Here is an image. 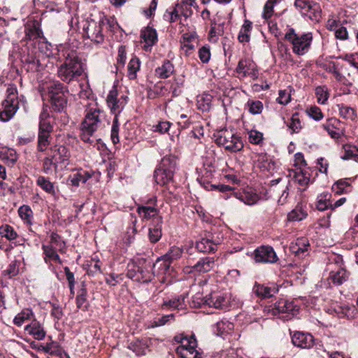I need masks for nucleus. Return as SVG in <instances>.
Here are the masks:
<instances>
[{
	"label": "nucleus",
	"mask_w": 358,
	"mask_h": 358,
	"mask_svg": "<svg viewBox=\"0 0 358 358\" xmlns=\"http://www.w3.org/2000/svg\"><path fill=\"white\" fill-rule=\"evenodd\" d=\"M59 52L60 58L63 57L64 61L58 66V77L66 83L78 80L83 74L84 69L77 52L71 49L69 45H62Z\"/></svg>",
	"instance_id": "nucleus-1"
},
{
	"label": "nucleus",
	"mask_w": 358,
	"mask_h": 358,
	"mask_svg": "<svg viewBox=\"0 0 358 358\" xmlns=\"http://www.w3.org/2000/svg\"><path fill=\"white\" fill-rule=\"evenodd\" d=\"M51 108L54 111L62 112L67 106L69 90L59 81H53L48 86Z\"/></svg>",
	"instance_id": "nucleus-2"
},
{
	"label": "nucleus",
	"mask_w": 358,
	"mask_h": 358,
	"mask_svg": "<svg viewBox=\"0 0 358 358\" xmlns=\"http://www.w3.org/2000/svg\"><path fill=\"white\" fill-rule=\"evenodd\" d=\"M176 169V158L173 156H165L155 171L154 178L157 184L165 185L171 182Z\"/></svg>",
	"instance_id": "nucleus-3"
},
{
	"label": "nucleus",
	"mask_w": 358,
	"mask_h": 358,
	"mask_svg": "<svg viewBox=\"0 0 358 358\" xmlns=\"http://www.w3.org/2000/svg\"><path fill=\"white\" fill-rule=\"evenodd\" d=\"M214 138L217 145L224 148L231 152H238L243 148L241 137L232 130H220L214 134Z\"/></svg>",
	"instance_id": "nucleus-4"
},
{
	"label": "nucleus",
	"mask_w": 358,
	"mask_h": 358,
	"mask_svg": "<svg viewBox=\"0 0 358 358\" xmlns=\"http://www.w3.org/2000/svg\"><path fill=\"white\" fill-rule=\"evenodd\" d=\"M285 38L292 43L293 52L299 56L304 55L309 51L313 38L311 32L299 34L294 29H290Z\"/></svg>",
	"instance_id": "nucleus-5"
},
{
	"label": "nucleus",
	"mask_w": 358,
	"mask_h": 358,
	"mask_svg": "<svg viewBox=\"0 0 358 358\" xmlns=\"http://www.w3.org/2000/svg\"><path fill=\"white\" fill-rule=\"evenodd\" d=\"M6 93V98L2 102V109L0 110V120L2 122L10 120L19 108L17 88L15 86H10Z\"/></svg>",
	"instance_id": "nucleus-6"
},
{
	"label": "nucleus",
	"mask_w": 358,
	"mask_h": 358,
	"mask_svg": "<svg viewBox=\"0 0 358 358\" xmlns=\"http://www.w3.org/2000/svg\"><path fill=\"white\" fill-rule=\"evenodd\" d=\"M153 265L145 264V266H138L136 264L129 265L127 276L134 281L148 283L152 281L155 276V273L152 272Z\"/></svg>",
	"instance_id": "nucleus-7"
},
{
	"label": "nucleus",
	"mask_w": 358,
	"mask_h": 358,
	"mask_svg": "<svg viewBox=\"0 0 358 358\" xmlns=\"http://www.w3.org/2000/svg\"><path fill=\"white\" fill-rule=\"evenodd\" d=\"M176 352L181 358H201V352L196 349L197 342L194 336L182 337Z\"/></svg>",
	"instance_id": "nucleus-8"
},
{
	"label": "nucleus",
	"mask_w": 358,
	"mask_h": 358,
	"mask_svg": "<svg viewBox=\"0 0 358 358\" xmlns=\"http://www.w3.org/2000/svg\"><path fill=\"white\" fill-rule=\"evenodd\" d=\"M194 303V306H208L216 309L224 310L229 307V299L226 294L220 292H213L208 296H206L200 301Z\"/></svg>",
	"instance_id": "nucleus-9"
},
{
	"label": "nucleus",
	"mask_w": 358,
	"mask_h": 358,
	"mask_svg": "<svg viewBox=\"0 0 358 358\" xmlns=\"http://www.w3.org/2000/svg\"><path fill=\"white\" fill-rule=\"evenodd\" d=\"M182 252L183 250L181 248L171 247L166 255L162 258H159L153 264L154 268H157L159 269L157 274H166L169 271L171 262L180 258Z\"/></svg>",
	"instance_id": "nucleus-10"
},
{
	"label": "nucleus",
	"mask_w": 358,
	"mask_h": 358,
	"mask_svg": "<svg viewBox=\"0 0 358 358\" xmlns=\"http://www.w3.org/2000/svg\"><path fill=\"white\" fill-rule=\"evenodd\" d=\"M103 118V112L96 104L90 105L85 110V117L82 125L96 131L101 127Z\"/></svg>",
	"instance_id": "nucleus-11"
},
{
	"label": "nucleus",
	"mask_w": 358,
	"mask_h": 358,
	"mask_svg": "<svg viewBox=\"0 0 358 358\" xmlns=\"http://www.w3.org/2000/svg\"><path fill=\"white\" fill-rule=\"evenodd\" d=\"M127 96L120 95L116 87L113 86L107 95L106 103L111 113L117 117L127 105Z\"/></svg>",
	"instance_id": "nucleus-12"
},
{
	"label": "nucleus",
	"mask_w": 358,
	"mask_h": 358,
	"mask_svg": "<svg viewBox=\"0 0 358 358\" xmlns=\"http://www.w3.org/2000/svg\"><path fill=\"white\" fill-rule=\"evenodd\" d=\"M254 259L257 263L273 264L278 258L272 247L263 245L254 251Z\"/></svg>",
	"instance_id": "nucleus-13"
},
{
	"label": "nucleus",
	"mask_w": 358,
	"mask_h": 358,
	"mask_svg": "<svg viewBox=\"0 0 358 358\" xmlns=\"http://www.w3.org/2000/svg\"><path fill=\"white\" fill-rule=\"evenodd\" d=\"M103 24V20H100L99 22H96L94 20L88 22L87 26L84 27L87 37L97 43H102L103 41V35L102 34V26Z\"/></svg>",
	"instance_id": "nucleus-14"
},
{
	"label": "nucleus",
	"mask_w": 358,
	"mask_h": 358,
	"mask_svg": "<svg viewBox=\"0 0 358 358\" xmlns=\"http://www.w3.org/2000/svg\"><path fill=\"white\" fill-rule=\"evenodd\" d=\"M236 72L243 77L249 76L253 80L257 79L259 75L256 64L248 59L239 61Z\"/></svg>",
	"instance_id": "nucleus-15"
},
{
	"label": "nucleus",
	"mask_w": 358,
	"mask_h": 358,
	"mask_svg": "<svg viewBox=\"0 0 358 358\" xmlns=\"http://www.w3.org/2000/svg\"><path fill=\"white\" fill-rule=\"evenodd\" d=\"M215 266V260L213 257H206L200 259L197 263L193 266H188L184 268V271L187 273H207L211 271Z\"/></svg>",
	"instance_id": "nucleus-16"
},
{
	"label": "nucleus",
	"mask_w": 358,
	"mask_h": 358,
	"mask_svg": "<svg viewBox=\"0 0 358 358\" xmlns=\"http://www.w3.org/2000/svg\"><path fill=\"white\" fill-rule=\"evenodd\" d=\"M292 343L300 348H310L314 345V338L308 333L295 332L292 336Z\"/></svg>",
	"instance_id": "nucleus-17"
},
{
	"label": "nucleus",
	"mask_w": 358,
	"mask_h": 358,
	"mask_svg": "<svg viewBox=\"0 0 358 358\" xmlns=\"http://www.w3.org/2000/svg\"><path fill=\"white\" fill-rule=\"evenodd\" d=\"M24 331L38 341L43 340L46 335L43 324L36 320H33L29 324L25 326Z\"/></svg>",
	"instance_id": "nucleus-18"
},
{
	"label": "nucleus",
	"mask_w": 358,
	"mask_h": 358,
	"mask_svg": "<svg viewBox=\"0 0 358 358\" xmlns=\"http://www.w3.org/2000/svg\"><path fill=\"white\" fill-rule=\"evenodd\" d=\"M187 296V294H182L173 299L164 300L161 306L163 309L166 310H183L187 306L185 300Z\"/></svg>",
	"instance_id": "nucleus-19"
},
{
	"label": "nucleus",
	"mask_w": 358,
	"mask_h": 358,
	"mask_svg": "<svg viewBox=\"0 0 358 358\" xmlns=\"http://www.w3.org/2000/svg\"><path fill=\"white\" fill-rule=\"evenodd\" d=\"M49 155L58 164L68 161L70 154L65 146L56 145L50 148Z\"/></svg>",
	"instance_id": "nucleus-20"
},
{
	"label": "nucleus",
	"mask_w": 358,
	"mask_h": 358,
	"mask_svg": "<svg viewBox=\"0 0 358 358\" xmlns=\"http://www.w3.org/2000/svg\"><path fill=\"white\" fill-rule=\"evenodd\" d=\"M274 310L279 313H287L294 316L299 313V308L293 301L280 300L275 304Z\"/></svg>",
	"instance_id": "nucleus-21"
},
{
	"label": "nucleus",
	"mask_w": 358,
	"mask_h": 358,
	"mask_svg": "<svg viewBox=\"0 0 358 358\" xmlns=\"http://www.w3.org/2000/svg\"><path fill=\"white\" fill-rule=\"evenodd\" d=\"M42 250L44 255L43 259L46 264H51L53 262L62 264L57 250L52 245H43Z\"/></svg>",
	"instance_id": "nucleus-22"
},
{
	"label": "nucleus",
	"mask_w": 358,
	"mask_h": 358,
	"mask_svg": "<svg viewBox=\"0 0 358 358\" xmlns=\"http://www.w3.org/2000/svg\"><path fill=\"white\" fill-rule=\"evenodd\" d=\"M252 291L257 296L262 298H270L278 292V289L275 285H273L272 286H265L255 283Z\"/></svg>",
	"instance_id": "nucleus-23"
},
{
	"label": "nucleus",
	"mask_w": 358,
	"mask_h": 358,
	"mask_svg": "<svg viewBox=\"0 0 358 358\" xmlns=\"http://www.w3.org/2000/svg\"><path fill=\"white\" fill-rule=\"evenodd\" d=\"M156 223H153L152 227L149 228L148 238L151 243H155L158 242L162 235V217H157Z\"/></svg>",
	"instance_id": "nucleus-24"
},
{
	"label": "nucleus",
	"mask_w": 358,
	"mask_h": 358,
	"mask_svg": "<svg viewBox=\"0 0 358 358\" xmlns=\"http://www.w3.org/2000/svg\"><path fill=\"white\" fill-rule=\"evenodd\" d=\"M309 246L308 241L305 238H301L291 247V250L296 256L303 257L307 255Z\"/></svg>",
	"instance_id": "nucleus-25"
},
{
	"label": "nucleus",
	"mask_w": 358,
	"mask_h": 358,
	"mask_svg": "<svg viewBox=\"0 0 358 358\" xmlns=\"http://www.w3.org/2000/svg\"><path fill=\"white\" fill-rule=\"evenodd\" d=\"M141 38L145 43V49L151 48L157 41V34L155 29L151 27H147L141 31Z\"/></svg>",
	"instance_id": "nucleus-26"
},
{
	"label": "nucleus",
	"mask_w": 358,
	"mask_h": 358,
	"mask_svg": "<svg viewBox=\"0 0 358 358\" xmlns=\"http://www.w3.org/2000/svg\"><path fill=\"white\" fill-rule=\"evenodd\" d=\"M343 154L341 158L343 160H353L358 162V147L352 144H345L343 145Z\"/></svg>",
	"instance_id": "nucleus-27"
},
{
	"label": "nucleus",
	"mask_w": 358,
	"mask_h": 358,
	"mask_svg": "<svg viewBox=\"0 0 358 358\" xmlns=\"http://www.w3.org/2000/svg\"><path fill=\"white\" fill-rule=\"evenodd\" d=\"M24 66L27 71L31 72H39L44 68V65L36 56H29L25 59Z\"/></svg>",
	"instance_id": "nucleus-28"
},
{
	"label": "nucleus",
	"mask_w": 358,
	"mask_h": 358,
	"mask_svg": "<svg viewBox=\"0 0 358 358\" xmlns=\"http://www.w3.org/2000/svg\"><path fill=\"white\" fill-rule=\"evenodd\" d=\"M348 278V274L345 269L339 268L337 271H332L330 273L329 280L335 285H340Z\"/></svg>",
	"instance_id": "nucleus-29"
},
{
	"label": "nucleus",
	"mask_w": 358,
	"mask_h": 358,
	"mask_svg": "<svg viewBox=\"0 0 358 358\" xmlns=\"http://www.w3.org/2000/svg\"><path fill=\"white\" fill-rule=\"evenodd\" d=\"M332 190L336 194H348L352 192V187L347 178L341 179L332 185Z\"/></svg>",
	"instance_id": "nucleus-30"
},
{
	"label": "nucleus",
	"mask_w": 358,
	"mask_h": 358,
	"mask_svg": "<svg viewBox=\"0 0 358 358\" xmlns=\"http://www.w3.org/2000/svg\"><path fill=\"white\" fill-rule=\"evenodd\" d=\"M137 212L143 219L150 220L153 218V223H156L155 218L157 217H160L158 215V210L156 208L152 206H138Z\"/></svg>",
	"instance_id": "nucleus-31"
},
{
	"label": "nucleus",
	"mask_w": 358,
	"mask_h": 358,
	"mask_svg": "<svg viewBox=\"0 0 358 358\" xmlns=\"http://www.w3.org/2000/svg\"><path fill=\"white\" fill-rule=\"evenodd\" d=\"M174 71V66L169 60H165L162 65L156 69V75L162 79L170 77Z\"/></svg>",
	"instance_id": "nucleus-32"
},
{
	"label": "nucleus",
	"mask_w": 358,
	"mask_h": 358,
	"mask_svg": "<svg viewBox=\"0 0 358 358\" xmlns=\"http://www.w3.org/2000/svg\"><path fill=\"white\" fill-rule=\"evenodd\" d=\"M331 197V194L327 192H322L318 195L316 205L317 208L321 211L331 208L332 203L330 201Z\"/></svg>",
	"instance_id": "nucleus-33"
},
{
	"label": "nucleus",
	"mask_w": 358,
	"mask_h": 358,
	"mask_svg": "<svg viewBox=\"0 0 358 358\" xmlns=\"http://www.w3.org/2000/svg\"><path fill=\"white\" fill-rule=\"evenodd\" d=\"M196 248L201 252H211L217 250V245L208 238H201L196 242Z\"/></svg>",
	"instance_id": "nucleus-34"
},
{
	"label": "nucleus",
	"mask_w": 358,
	"mask_h": 358,
	"mask_svg": "<svg viewBox=\"0 0 358 358\" xmlns=\"http://www.w3.org/2000/svg\"><path fill=\"white\" fill-rule=\"evenodd\" d=\"M52 245L59 252L64 254L66 252V242L62 239V236L55 232L50 234V244Z\"/></svg>",
	"instance_id": "nucleus-35"
},
{
	"label": "nucleus",
	"mask_w": 358,
	"mask_h": 358,
	"mask_svg": "<svg viewBox=\"0 0 358 358\" xmlns=\"http://www.w3.org/2000/svg\"><path fill=\"white\" fill-rule=\"evenodd\" d=\"M308 215L307 212L301 206H296L287 215V220L290 222H299L305 219Z\"/></svg>",
	"instance_id": "nucleus-36"
},
{
	"label": "nucleus",
	"mask_w": 358,
	"mask_h": 358,
	"mask_svg": "<svg viewBox=\"0 0 358 358\" xmlns=\"http://www.w3.org/2000/svg\"><path fill=\"white\" fill-rule=\"evenodd\" d=\"M336 107L339 111V115L341 117L349 120H355L357 115L353 108L343 103L337 104Z\"/></svg>",
	"instance_id": "nucleus-37"
},
{
	"label": "nucleus",
	"mask_w": 358,
	"mask_h": 358,
	"mask_svg": "<svg viewBox=\"0 0 358 358\" xmlns=\"http://www.w3.org/2000/svg\"><path fill=\"white\" fill-rule=\"evenodd\" d=\"M213 96L207 93H203L197 98V107L203 112L208 111L211 107Z\"/></svg>",
	"instance_id": "nucleus-38"
},
{
	"label": "nucleus",
	"mask_w": 358,
	"mask_h": 358,
	"mask_svg": "<svg viewBox=\"0 0 358 358\" xmlns=\"http://www.w3.org/2000/svg\"><path fill=\"white\" fill-rule=\"evenodd\" d=\"M18 214L24 224L29 226L32 224L33 211L29 206L23 205L20 206L18 208Z\"/></svg>",
	"instance_id": "nucleus-39"
},
{
	"label": "nucleus",
	"mask_w": 358,
	"mask_h": 358,
	"mask_svg": "<svg viewBox=\"0 0 358 358\" xmlns=\"http://www.w3.org/2000/svg\"><path fill=\"white\" fill-rule=\"evenodd\" d=\"M252 30V22L245 20L239 31L238 39L241 43H247L250 41V34Z\"/></svg>",
	"instance_id": "nucleus-40"
},
{
	"label": "nucleus",
	"mask_w": 358,
	"mask_h": 358,
	"mask_svg": "<svg viewBox=\"0 0 358 358\" xmlns=\"http://www.w3.org/2000/svg\"><path fill=\"white\" fill-rule=\"evenodd\" d=\"M87 289L83 285L82 288L79 290L78 294L76 296V306L78 308L83 310H87L88 303L87 301Z\"/></svg>",
	"instance_id": "nucleus-41"
},
{
	"label": "nucleus",
	"mask_w": 358,
	"mask_h": 358,
	"mask_svg": "<svg viewBox=\"0 0 358 358\" xmlns=\"http://www.w3.org/2000/svg\"><path fill=\"white\" fill-rule=\"evenodd\" d=\"M194 39L195 37L192 34H185L182 35V39L180 41V46L186 54H189L192 50L194 49V45L192 43V41Z\"/></svg>",
	"instance_id": "nucleus-42"
},
{
	"label": "nucleus",
	"mask_w": 358,
	"mask_h": 358,
	"mask_svg": "<svg viewBox=\"0 0 358 358\" xmlns=\"http://www.w3.org/2000/svg\"><path fill=\"white\" fill-rule=\"evenodd\" d=\"M0 236L10 241L16 239L17 233L12 226L3 224L0 226Z\"/></svg>",
	"instance_id": "nucleus-43"
},
{
	"label": "nucleus",
	"mask_w": 358,
	"mask_h": 358,
	"mask_svg": "<svg viewBox=\"0 0 358 358\" xmlns=\"http://www.w3.org/2000/svg\"><path fill=\"white\" fill-rule=\"evenodd\" d=\"M36 184L41 187L45 192L54 195L55 194V187L48 178L44 176H38L36 180Z\"/></svg>",
	"instance_id": "nucleus-44"
},
{
	"label": "nucleus",
	"mask_w": 358,
	"mask_h": 358,
	"mask_svg": "<svg viewBox=\"0 0 358 358\" xmlns=\"http://www.w3.org/2000/svg\"><path fill=\"white\" fill-rule=\"evenodd\" d=\"M303 15H306L308 17L315 22H319L321 18V8L320 5L314 2L311 6V8H308L307 12H304Z\"/></svg>",
	"instance_id": "nucleus-45"
},
{
	"label": "nucleus",
	"mask_w": 358,
	"mask_h": 358,
	"mask_svg": "<svg viewBox=\"0 0 358 358\" xmlns=\"http://www.w3.org/2000/svg\"><path fill=\"white\" fill-rule=\"evenodd\" d=\"M50 134H38V150L40 152H44L48 149L50 144Z\"/></svg>",
	"instance_id": "nucleus-46"
},
{
	"label": "nucleus",
	"mask_w": 358,
	"mask_h": 358,
	"mask_svg": "<svg viewBox=\"0 0 358 358\" xmlns=\"http://www.w3.org/2000/svg\"><path fill=\"white\" fill-rule=\"evenodd\" d=\"M33 312L30 309H26L18 313L14 318L13 322L17 327H21L22 324L31 318Z\"/></svg>",
	"instance_id": "nucleus-47"
},
{
	"label": "nucleus",
	"mask_w": 358,
	"mask_h": 358,
	"mask_svg": "<svg viewBox=\"0 0 358 358\" xmlns=\"http://www.w3.org/2000/svg\"><path fill=\"white\" fill-rule=\"evenodd\" d=\"M140 69V61L138 58L134 57L131 59L128 64V76L130 79H134L136 77V73Z\"/></svg>",
	"instance_id": "nucleus-48"
},
{
	"label": "nucleus",
	"mask_w": 358,
	"mask_h": 358,
	"mask_svg": "<svg viewBox=\"0 0 358 358\" xmlns=\"http://www.w3.org/2000/svg\"><path fill=\"white\" fill-rule=\"evenodd\" d=\"M180 17V16L176 5L173 7L166 9L163 15L164 20L171 23L176 22Z\"/></svg>",
	"instance_id": "nucleus-49"
},
{
	"label": "nucleus",
	"mask_w": 358,
	"mask_h": 358,
	"mask_svg": "<svg viewBox=\"0 0 358 358\" xmlns=\"http://www.w3.org/2000/svg\"><path fill=\"white\" fill-rule=\"evenodd\" d=\"M315 95L319 103L325 104L329 99L327 88L324 86L317 87L315 89Z\"/></svg>",
	"instance_id": "nucleus-50"
},
{
	"label": "nucleus",
	"mask_w": 358,
	"mask_h": 358,
	"mask_svg": "<svg viewBox=\"0 0 358 358\" xmlns=\"http://www.w3.org/2000/svg\"><path fill=\"white\" fill-rule=\"evenodd\" d=\"M38 350H41L44 352L52 355H58L60 354L59 345L56 342H51L47 343L45 345H41Z\"/></svg>",
	"instance_id": "nucleus-51"
},
{
	"label": "nucleus",
	"mask_w": 358,
	"mask_h": 358,
	"mask_svg": "<svg viewBox=\"0 0 358 358\" xmlns=\"http://www.w3.org/2000/svg\"><path fill=\"white\" fill-rule=\"evenodd\" d=\"M3 160L8 165L13 166L17 161V155L15 150L8 149L1 153Z\"/></svg>",
	"instance_id": "nucleus-52"
},
{
	"label": "nucleus",
	"mask_w": 358,
	"mask_h": 358,
	"mask_svg": "<svg viewBox=\"0 0 358 358\" xmlns=\"http://www.w3.org/2000/svg\"><path fill=\"white\" fill-rule=\"evenodd\" d=\"M129 348L138 356L145 355L148 350L147 346L140 341L131 343L129 345Z\"/></svg>",
	"instance_id": "nucleus-53"
},
{
	"label": "nucleus",
	"mask_w": 358,
	"mask_h": 358,
	"mask_svg": "<svg viewBox=\"0 0 358 358\" xmlns=\"http://www.w3.org/2000/svg\"><path fill=\"white\" fill-rule=\"evenodd\" d=\"M306 113L310 117H311L315 121H320L324 117V115L321 109L316 106H310L309 108H307Z\"/></svg>",
	"instance_id": "nucleus-54"
},
{
	"label": "nucleus",
	"mask_w": 358,
	"mask_h": 358,
	"mask_svg": "<svg viewBox=\"0 0 358 358\" xmlns=\"http://www.w3.org/2000/svg\"><path fill=\"white\" fill-rule=\"evenodd\" d=\"M119 122H118V117L117 116H115L113 124L111 127V134H110V138L113 144H117L120 142L119 138Z\"/></svg>",
	"instance_id": "nucleus-55"
},
{
	"label": "nucleus",
	"mask_w": 358,
	"mask_h": 358,
	"mask_svg": "<svg viewBox=\"0 0 358 358\" xmlns=\"http://www.w3.org/2000/svg\"><path fill=\"white\" fill-rule=\"evenodd\" d=\"M198 55L202 63H208L210 61L211 57L210 46L205 45L200 48L198 52Z\"/></svg>",
	"instance_id": "nucleus-56"
},
{
	"label": "nucleus",
	"mask_w": 358,
	"mask_h": 358,
	"mask_svg": "<svg viewBox=\"0 0 358 358\" xmlns=\"http://www.w3.org/2000/svg\"><path fill=\"white\" fill-rule=\"evenodd\" d=\"M96 131L91 130V129L87 128L83 125L81 127V133H80V138L85 142L88 143H92L94 142V139H92V136Z\"/></svg>",
	"instance_id": "nucleus-57"
},
{
	"label": "nucleus",
	"mask_w": 358,
	"mask_h": 358,
	"mask_svg": "<svg viewBox=\"0 0 358 358\" xmlns=\"http://www.w3.org/2000/svg\"><path fill=\"white\" fill-rule=\"evenodd\" d=\"M248 110L252 115L260 114L263 110V103L260 101H249Z\"/></svg>",
	"instance_id": "nucleus-58"
},
{
	"label": "nucleus",
	"mask_w": 358,
	"mask_h": 358,
	"mask_svg": "<svg viewBox=\"0 0 358 358\" xmlns=\"http://www.w3.org/2000/svg\"><path fill=\"white\" fill-rule=\"evenodd\" d=\"M174 315H165L160 317L155 318L150 324V327L155 328L165 325L171 319H173Z\"/></svg>",
	"instance_id": "nucleus-59"
},
{
	"label": "nucleus",
	"mask_w": 358,
	"mask_h": 358,
	"mask_svg": "<svg viewBox=\"0 0 358 358\" xmlns=\"http://www.w3.org/2000/svg\"><path fill=\"white\" fill-rule=\"evenodd\" d=\"M288 127L292 133H298L301 130L302 126L297 113L293 114Z\"/></svg>",
	"instance_id": "nucleus-60"
},
{
	"label": "nucleus",
	"mask_w": 358,
	"mask_h": 358,
	"mask_svg": "<svg viewBox=\"0 0 358 358\" xmlns=\"http://www.w3.org/2000/svg\"><path fill=\"white\" fill-rule=\"evenodd\" d=\"M106 282L110 286H115L123 280L122 274H115L114 273L107 275L105 278Z\"/></svg>",
	"instance_id": "nucleus-61"
},
{
	"label": "nucleus",
	"mask_w": 358,
	"mask_h": 358,
	"mask_svg": "<svg viewBox=\"0 0 358 358\" xmlns=\"http://www.w3.org/2000/svg\"><path fill=\"white\" fill-rule=\"evenodd\" d=\"M334 310L335 313V316H337L338 317H348L350 315V312L351 310V308L348 306H335Z\"/></svg>",
	"instance_id": "nucleus-62"
},
{
	"label": "nucleus",
	"mask_w": 358,
	"mask_h": 358,
	"mask_svg": "<svg viewBox=\"0 0 358 358\" xmlns=\"http://www.w3.org/2000/svg\"><path fill=\"white\" fill-rule=\"evenodd\" d=\"M277 102L281 105H287L291 101V94L287 90H280Z\"/></svg>",
	"instance_id": "nucleus-63"
},
{
	"label": "nucleus",
	"mask_w": 358,
	"mask_h": 358,
	"mask_svg": "<svg viewBox=\"0 0 358 358\" xmlns=\"http://www.w3.org/2000/svg\"><path fill=\"white\" fill-rule=\"evenodd\" d=\"M294 178L296 181L302 186L308 185L310 181L309 175L303 171H300L299 172L296 173L294 175Z\"/></svg>",
	"instance_id": "nucleus-64"
}]
</instances>
